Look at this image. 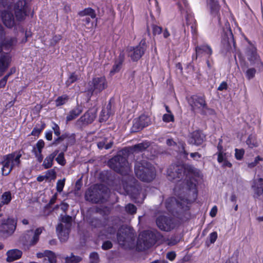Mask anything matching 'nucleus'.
<instances>
[{
    "label": "nucleus",
    "instance_id": "obj_1",
    "mask_svg": "<svg viewBox=\"0 0 263 263\" xmlns=\"http://www.w3.org/2000/svg\"><path fill=\"white\" fill-rule=\"evenodd\" d=\"M187 196L181 198L180 201L175 197H170L165 201V207L169 212L182 221H186L191 217L189 206L187 205L194 201L197 197L196 181L192 179L187 183Z\"/></svg>",
    "mask_w": 263,
    "mask_h": 263
},
{
    "label": "nucleus",
    "instance_id": "obj_2",
    "mask_svg": "<svg viewBox=\"0 0 263 263\" xmlns=\"http://www.w3.org/2000/svg\"><path fill=\"white\" fill-rule=\"evenodd\" d=\"M168 179L173 181H179L182 180L185 176L190 178L186 181H190L191 179H194L197 183V180L193 177H199V170L193 166L187 164H173L169 166L167 171ZM187 191V187L186 188Z\"/></svg>",
    "mask_w": 263,
    "mask_h": 263
},
{
    "label": "nucleus",
    "instance_id": "obj_3",
    "mask_svg": "<svg viewBox=\"0 0 263 263\" xmlns=\"http://www.w3.org/2000/svg\"><path fill=\"white\" fill-rule=\"evenodd\" d=\"M123 188L127 194L135 199L136 202L142 203L146 196V189L140 185L133 175L122 179Z\"/></svg>",
    "mask_w": 263,
    "mask_h": 263
},
{
    "label": "nucleus",
    "instance_id": "obj_4",
    "mask_svg": "<svg viewBox=\"0 0 263 263\" xmlns=\"http://www.w3.org/2000/svg\"><path fill=\"white\" fill-rule=\"evenodd\" d=\"M135 172L137 178L146 182L152 181L156 174L155 167L145 160L137 161L135 163Z\"/></svg>",
    "mask_w": 263,
    "mask_h": 263
},
{
    "label": "nucleus",
    "instance_id": "obj_5",
    "mask_svg": "<svg viewBox=\"0 0 263 263\" xmlns=\"http://www.w3.org/2000/svg\"><path fill=\"white\" fill-rule=\"evenodd\" d=\"M108 165L115 172L120 174L125 178L131 175L130 166L127 159L120 155H118L110 159L108 162Z\"/></svg>",
    "mask_w": 263,
    "mask_h": 263
},
{
    "label": "nucleus",
    "instance_id": "obj_6",
    "mask_svg": "<svg viewBox=\"0 0 263 263\" xmlns=\"http://www.w3.org/2000/svg\"><path fill=\"white\" fill-rule=\"evenodd\" d=\"M156 242V235L150 231L142 232L137 240V248L140 251L147 250Z\"/></svg>",
    "mask_w": 263,
    "mask_h": 263
},
{
    "label": "nucleus",
    "instance_id": "obj_7",
    "mask_svg": "<svg viewBox=\"0 0 263 263\" xmlns=\"http://www.w3.org/2000/svg\"><path fill=\"white\" fill-rule=\"evenodd\" d=\"M107 87V83L104 77H96L88 83L87 92L90 97L97 95Z\"/></svg>",
    "mask_w": 263,
    "mask_h": 263
},
{
    "label": "nucleus",
    "instance_id": "obj_8",
    "mask_svg": "<svg viewBox=\"0 0 263 263\" xmlns=\"http://www.w3.org/2000/svg\"><path fill=\"white\" fill-rule=\"evenodd\" d=\"M146 48V40L143 39L137 46L127 48V55L133 62H137L144 55Z\"/></svg>",
    "mask_w": 263,
    "mask_h": 263
},
{
    "label": "nucleus",
    "instance_id": "obj_9",
    "mask_svg": "<svg viewBox=\"0 0 263 263\" xmlns=\"http://www.w3.org/2000/svg\"><path fill=\"white\" fill-rule=\"evenodd\" d=\"M189 103L193 110L196 109H202L203 114H205V110L209 111L210 114H214L213 109L208 108L203 96L193 95L189 99Z\"/></svg>",
    "mask_w": 263,
    "mask_h": 263
},
{
    "label": "nucleus",
    "instance_id": "obj_10",
    "mask_svg": "<svg viewBox=\"0 0 263 263\" xmlns=\"http://www.w3.org/2000/svg\"><path fill=\"white\" fill-rule=\"evenodd\" d=\"M103 187L102 185L89 187L85 193V199L96 203L102 202L104 199L103 191H102Z\"/></svg>",
    "mask_w": 263,
    "mask_h": 263
},
{
    "label": "nucleus",
    "instance_id": "obj_11",
    "mask_svg": "<svg viewBox=\"0 0 263 263\" xmlns=\"http://www.w3.org/2000/svg\"><path fill=\"white\" fill-rule=\"evenodd\" d=\"M16 227V221L13 218L3 219L0 225V233L3 236L8 237L12 235Z\"/></svg>",
    "mask_w": 263,
    "mask_h": 263
},
{
    "label": "nucleus",
    "instance_id": "obj_12",
    "mask_svg": "<svg viewBox=\"0 0 263 263\" xmlns=\"http://www.w3.org/2000/svg\"><path fill=\"white\" fill-rule=\"evenodd\" d=\"M156 222L158 227L163 231H171L176 226L175 220L171 217L160 216L157 218Z\"/></svg>",
    "mask_w": 263,
    "mask_h": 263
},
{
    "label": "nucleus",
    "instance_id": "obj_13",
    "mask_svg": "<svg viewBox=\"0 0 263 263\" xmlns=\"http://www.w3.org/2000/svg\"><path fill=\"white\" fill-rule=\"evenodd\" d=\"M117 240L120 245H128L133 241L134 235L127 227H122L118 231Z\"/></svg>",
    "mask_w": 263,
    "mask_h": 263
},
{
    "label": "nucleus",
    "instance_id": "obj_14",
    "mask_svg": "<svg viewBox=\"0 0 263 263\" xmlns=\"http://www.w3.org/2000/svg\"><path fill=\"white\" fill-rule=\"evenodd\" d=\"M97 109L92 107L88 110L76 122V125L79 127H83L91 124L97 117Z\"/></svg>",
    "mask_w": 263,
    "mask_h": 263
},
{
    "label": "nucleus",
    "instance_id": "obj_15",
    "mask_svg": "<svg viewBox=\"0 0 263 263\" xmlns=\"http://www.w3.org/2000/svg\"><path fill=\"white\" fill-rule=\"evenodd\" d=\"M246 55L251 65L255 66L260 70L263 69V63L261 62L259 57L256 52V49L251 45L247 49Z\"/></svg>",
    "mask_w": 263,
    "mask_h": 263
},
{
    "label": "nucleus",
    "instance_id": "obj_16",
    "mask_svg": "<svg viewBox=\"0 0 263 263\" xmlns=\"http://www.w3.org/2000/svg\"><path fill=\"white\" fill-rule=\"evenodd\" d=\"M14 13L16 18L18 21L25 19L26 16V2L24 0H20L14 5Z\"/></svg>",
    "mask_w": 263,
    "mask_h": 263
},
{
    "label": "nucleus",
    "instance_id": "obj_17",
    "mask_svg": "<svg viewBox=\"0 0 263 263\" xmlns=\"http://www.w3.org/2000/svg\"><path fill=\"white\" fill-rule=\"evenodd\" d=\"M14 157V153L4 156V160L1 162L3 165L2 168L3 175H8L12 171L13 167H14L11 163V161L13 160Z\"/></svg>",
    "mask_w": 263,
    "mask_h": 263
},
{
    "label": "nucleus",
    "instance_id": "obj_18",
    "mask_svg": "<svg viewBox=\"0 0 263 263\" xmlns=\"http://www.w3.org/2000/svg\"><path fill=\"white\" fill-rule=\"evenodd\" d=\"M205 139V136L200 130L193 132L189 138L188 143L190 144L199 146L201 145Z\"/></svg>",
    "mask_w": 263,
    "mask_h": 263
},
{
    "label": "nucleus",
    "instance_id": "obj_19",
    "mask_svg": "<svg viewBox=\"0 0 263 263\" xmlns=\"http://www.w3.org/2000/svg\"><path fill=\"white\" fill-rule=\"evenodd\" d=\"M151 143L149 141H144L143 142L135 144L128 148H125L122 150V154H125L128 153H140L146 150L151 145Z\"/></svg>",
    "mask_w": 263,
    "mask_h": 263
},
{
    "label": "nucleus",
    "instance_id": "obj_20",
    "mask_svg": "<svg viewBox=\"0 0 263 263\" xmlns=\"http://www.w3.org/2000/svg\"><path fill=\"white\" fill-rule=\"evenodd\" d=\"M222 37L221 43L226 50H228L231 47L232 44H235L233 34L230 29L224 31Z\"/></svg>",
    "mask_w": 263,
    "mask_h": 263
},
{
    "label": "nucleus",
    "instance_id": "obj_21",
    "mask_svg": "<svg viewBox=\"0 0 263 263\" xmlns=\"http://www.w3.org/2000/svg\"><path fill=\"white\" fill-rule=\"evenodd\" d=\"M43 230L44 228L43 227H40L37 228L34 232L33 236L30 240H29V235L30 233H33V230H28L26 232L27 233L24 235V237L25 238L27 242H29V244L30 246H34L36 245V243L38 242L39 240V236L40 234L42 233Z\"/></svg>",
    "mask_w": 263,
    "mask_h": 263
},
{
    "label": "nucleus",
    "instance_id": "obj_22",
    "mask_svg": "<svg viewBox=\"0 0 263 263\" xmlns=\"http://www.w3.org/2000/svg\"><path fill=\"white\" fill-rule=\"evenodd\" d=\"M2 20L3 24L8 28H12L15 25L13 14L10 11L4 10L2 12Z\"/></svg>",
    "mask_w": 263,
    "mask_h": 263
},
{
    "label": "nucleus",
    "instance_id": "obj_23",
    "mask_svg": "<svg viewBox=\"0 0 263 263\" xmlns=\"http://www.w3.org/2000/svg\"><path fill=\"white\" fill-rule=\"evenodd\" d=\"M70 229L68 228V227L64 228L62 223H59L57 226L56 230L59 238L62 242H65L68 240Z\"/></svg>",
    "mask_w": 263,
    "mask_h": 263
},
{
    "label": "nucleus",
    "instance_id": "obj_24",
    "mask_svg": "<svg viewBox=\"0 0 263 263\" xmlns=\"http://www.w3.org/2000/svg\"><path fill=\"white\" fill-rule=\"evenodd\" d=\"M150 119L145 116H141L138 119L135 121L133 124V130H139L149 124Z\"/></svg>",
    "mask_w": 263,
    "mask_h": 263
},
{
    "label": "nucleus",
    "instance_id": "obj_25",
    "mask_svg": "<svg viewBox=\"0 0 263 263\" xmlns=\"http://www.w3.org/2000/svg\"><path fill=\"white\" fill-rule=\"evenodd\" d=\"M83 108L82 105L77 104L67 114L66 117V122H68L76 119L83 111Z\"/></svg>",
    "mask_w": 263,
    "mask_h": 263
},
{
    "label": "nucleus",
    "instance_id": "obj_26",
    "mask_svg": "<svg viewBox=\"0 0 263 263\" xmlns=\"http://www.w3.org/2000/svg\"><path fill=\"white\" fill-rule=\"evenodd\" d=\"M11 58L8 53H2L0 57V71H5L9 67Z\"/></svg>",
    "mask_w": 263,
    "mask_h": 263
},
{
    "label": "nucleus",
    "instance_id": "obj_27",
    "mask_svg": "<svg viewBox=\"0 0 263 263\" xmlns=\"http://www.w3.org/2000/svg\"><path fill=\"white\" fill-rule=\"evenodd\" d=\"M254 195V198L259 197L263 193V179L259 178L255 180L254 184L252 185Z\"/></svg>",
    "mask_w": 263,
    "mask_h": 263
},
{
    "label": "nucleus",
    "instance_id": "obj_28",
    "mask_svg": "<svg viewBox=\"0 0 263 263\" xmlns=\"http://www.w3.org/2000/svg\"><path fill=\"white\" fill-rule=\"evenodd\" d=\"M6 254L7 261L12 262L20 258L22 255V252L18 249H14L8 251Z\"/></svg>",
    "mask_w": 263,
    "mask_h": 263
},
{
    "label": "nucleus",
    "instance_id": "obj_29",
    "mask_svg": "<svg viewBox=\"0 0 263 263\" xmlns=\"http://www.w3.org/2000/svg\"><path fill=\"white\" fill-rule=\"evenodd\" d=\"M196 51V59L197 58L198 55L204 52L209 55V58L212 54L213 51L211 47L208 45H202L200 46H197L195 48Z\"/></svg>",
    "mask_w": 263,
    "mask_h": 263
},
{
    "label": "nucleus",
    "instance_id": "obj_30",
    "mask_svg": "<svg viewBox=\"0 0 263 263\" xmlns=\"http://www.w3.org/2000/svg\"><path fill=\"white\" fill-rule=\"evenodd\" d=\"M58 152V151H55L52 154L46 157L43 164L45 168H49L52 166L53 159L57 155Z\"/></svg>",
    "mask_w": 263,
    "mask_h": 263
},
{
    "label": "nucleus",
    "instance_id": "obj_31",
    "mask_svg": "<svg viewBox=\"0 0 263 263\" xmlns=\"http://www.w3.org/2000/svg\"><path fill=\"white\" fill-rule=\"evenodd\" d=\"M16 42L15 38L7 37L2 42L1 45L5 49H9Z\"/></svg>",
    "mask_w": 263,
    "mask_h": 263
},
{
    "label": "nucleus",
    "instance_id": "obj_32",
    "mask_svg": "<svg viewBox=\"0 0 263 263\" xmlns=\"http://www.w3.org/2000/svg\"><path fill=\"white\" fill-rule=\"evenodd\" d=\"M67 142L62 146V150L66 152L67 149L68 145H72L76 143V135L74 134L69 135L68 134V137L66 138Z\"/></svg>",
    "mask_w": 263,
    "mask_h": 263
},
{
    "label": "nucleus",
    "instance_id": "obj_33",
    "mask_svg": "<svg viewBox=\"0 0 263 263\" xmlns=\"http://www.w3.org/2000/svg\"><path fill=\"white\" fill-rule=\"evenodd\" d=\"M209 5L211 12L214 14H217L220 9V6L217 0H209Z\"/></svg>",
    "mask_w": 263,
    "mask_h": 263
},
{
    "label": "nucleus",
    "instance_id": "obj_34",
    "mask_svg": "<svg viewBox=\"0 0 263 263\" xmlns=\"http://www.w3.org/2000/svg\"><path fill=\"white\" fill-rule=\"evenodd\" d=\"M78 14L80 16H84L86 15L90 16L92 18H95L96 16L95 11L91 8H87L83 10L80 11Z\"/></svg>",
    "mask_w": 263,
    "mask_h": 263
},
{
    "label": "nucleus",
    "instance_id": "obj_35",
    "mask_svg": "<svg viewBox=\"0 0 263 263\" xmlns=\"http://www.w3.org/2000/svg\"><path fill=\"white\" fill-rule=\"evenodd\" d=\"M113 143L112 140H110L109 142H107V138H104L102 141L98 142L97 145L99 149L105 148L106 149H108L112 147Z\"/></svg>",
    "mask_w": 263,
    "mask_h": 263
},
{
    "label": "nucleus",
    "instance_id": "obj_36",
    "mask_svg": "<svg viewBox=\"0 0 263 263\" xmlns=\"http://www.w3.org/2000/svg\"><path fill=\"white\" fill-rule=\"evenodd\" d=\"M82 258L79 256L74 255L72 253L70 256L65 257V263H79L82 260Z\"/></svg>",
    "mask_w": 263,
    "mask_h": 263
},
{
    "label": "nucleus",
    "instance_id": "obj_37",
    "mask_svg": "<svg viewBox=\"0 0 263 263\" xmlns=\"http://www.w3.org/2000/svg\"><path fill=\"white\" fill-rule=\"evenodd\" d=\"M46 258H47V259L50 263H56L57 261V256L55 253L51 251L45 250V260H46Z\"/></svg>",
    "mask_w": 263,
    "mask_h": 263
},
{
    "label": "nucleus",
    "instance_id": "obj_38",
    "mask_svg": "<svg viewBox=\"0 0 263 263\" xmlns=\"http://www.w3.org/2000/svg\"><path fill=\"white\" fill-rule=\"evenodd\" d=\"M69 100V97L66 95H64L58 97L55 100L57 106H60L65 104Z\"/></svg>",
    "mask_w": 263,
    "mask_h": 263
},
{
    "label": "nucleus",
    "instance_id": "obj_39",
    "mask_svg": "<svg viewBox=\"0 0 263 263\" xmlns=\"http://www.w3.org/2000/svg\"><path fill=\"white\" fill-rule=\"evenodd\" d=\"M45 124L41 123V125H36L35 127L33 128L31 132V135L34 136H39L42 130L45 128Z\"/></svg>",
    "mask_w": 263,
    "mask_h": 263
},
{
    "label": "nucleus",
    "instance_id": "obj_40",
    "mask_svg": "<svg viewBox=\"0 0 263 263\" xmlns=\"http://www.w3.org/2000/svg\"><path fill=\"white\" fill-rule=\"evenodd\" d=\"M90 224L94 228H100L103 227V224L101 220L96 218H92L91 219L90 221Z\"/></svg>",
    "mask_w": 263,
    "mask_h": 263
},
{
    "label": "nucleus",
    "instance_id": "obj_41",
    "mask_svg": "<svg viewBox=\"0 0 263 263\" xmlns=\"http://www.w3.org/2000/svg\"><path fill=\"white\" fill-rule=\"evenodd\" d=\"M125 210L127 213L134 215L136 213L137 208L134 204L128 203L125 205Z\"/></svg>",
    "mask_w": 263,
    "mask_h": 263
},
{
    "label": "nucleus",
    "instance_id": "obj_42",
    "mask_svg": "<svg viewBox=\"0 0 263 263\" xmlns=\"http://www.w3.org/2000/svg\"><path fill=\"white\" fill-rule=\"evenodd\" d=\"M100 257L97 252H91L89 255V263H99Z\"/></svg>",
    "mask_w": 263,
    "mask_h": 263
},
{
    "label": "nucleus",
    "instance_id": "obj_43",
    "mask_svg": "<svg viewBox=\"0 0 263 263\" xmlns=\"http://www.w3.org/2000/svg\"><path fill=\"white\" fill-rule=\"evenodd\" d=\"M11 200V194L10 192H6L2 196V202L8 204Z\"/></svg>",
    "mask_w": 263,
    "mask_h": 263
},
{
    "label": "nucleus",
    "instance_id": "obj_44",
    "mask_svg": "<svg viewBox=\"0 0 263 263\" xmlns=\"http://www.w3.org/2000/svg\"><path fill=\"white\" fill-rule=\"evenodd\" d=\"M111 114V111L106 110L105 109H103L101 111V114L99 119L100 122L105 121L110 115Z\"/></svg>",
    "mask_w": 263,
    "mask_h": 263
},
{
    "label": "nucleus",
    "instance_id": "obj_45",
    "mask_svg": "<svg viewBox=\"0 0 263 263\" xmlns=\"http://www.w3.org/2000/svg\"><path fill=\"white\" fill-rule=\"evenodd\" d=\"M61 221L65 223L64 228L68 227L70 229L72 222V217L69 215H65L63 216L61 218Z\"/></svg>",
    "mask_w": 263,
    "mask_h": 263
},
{
    "label": "nucleus",
    "instance_id": "obj_46",
    "mask_svg": "<svg viewBox=\"0 0 263 263\" xmlns=\"http://www.w3.org/2000/svg\"><path fill=\"white\" fill-rule=\"evenodd\" d=\"M78 80V76L75 72L70 73L68 79L66 82V85L67 87L70 85L72 83H74Z\"/></svg>",
    "mask_w": 263,
    "mask_h": 263
},
{
    "label": "nucleus",
    "instance_id": "obj_47",
    "mask_svg": "<svg viewBox=\"0 0 263 263\" xmlns=\"http://www.w3.org/2000/svg\"><path fill=\"white\" fill-rule=\"evenodd\" d=\"M32 152L34 154L37 161L40 163L41 162L43 159V156L42 155V152H40L39 150H36L34 146L32 150Z\"/></svg>",
    "mask_w": 263,
    "mask_h": 263
},
{
    "label": "nucleus",
    "instance_id": "obj_48",
    "mask_svg": "<svg viewBox=\"0 0 263 263\" xmlns=\"http://www.w3.org/2000/svg\"><path fill=\"white\" fill-rule=\"evenodd\" d=\"M256 70L254 68L248 69L246 72V75L248 80H251L255 77Z\"/></svg>",
    "mask_w": 263,
    "mask_h": 263
},
{
    "label": "nucleus",
    "instance_id": "obj_49",
    "mask_svg": "<svg viewBox=\"0 0 263 263\" xmlns=\"http://www.w3.org/2000/svg\"><path fill=\"white\" fill-rule=\"evenodd\" d=\"M162 120L165 122L174 121V116L172 113L165 114L162 117Z\"/></svg>",
    "mask_w": 263,
    "mask_h": 263
},
{
    "label": "nucleus",
    "instance_id": "obj_50",
    "mask_svg": "<svg viewBox=\"0 0 263 263\" xmlns=\"http://www.w3.org/2000/svg\"><path fill=\"white\" fill-rule=\"evenodd\" d=\"M121 64L115 62V64L113 65L112 68L110 71V73L112 75L115 73L118 72L121 68Z\"/></svg>",
    "mask_w": 263,
    "mask_h": 263
},
{
    "label": "nucleus",
    "instance_id": "obj_51",
    "mask_svg": "<svg viewBox=\"0 0 263 263\" xmlns=\"http://www.w3.org/2000/svg\"><path fill=\"white\" fill-rule=\"evenodd\" d=\"M65 178L58 180L57 183L56 189L58 192L61 193L63 191V187L65 185Z\"/></svg>",
    "mask_w": 263,
    "mask_h": 263
},
{
    "label": "nucleus",
    "instance_id": "obj_52",
    "mask_svg": "<svg viewBox=\"0 0 263 263\" xmlns=\"http://www.w3.org/2000/svg\"><path fill=\"white\" fill-rule=\"evenodd\" d=\"M64 156V155L63 152H62L60 153L55 158V160L57 162L62 165H64L66 163Z\"/></svg>",
    "mask_w": 263,
    "mask_h": 263
},
{
    "label": "nucleus",
    "instance_id": "obj_53",
    "mask_svg": "<svg viewBox=\"0 0 263 263\" xmlns=\"http://www.w3.org/2000/svg\"><path fill=\"white\" fill-rule=\"evenodd\" d=\"M15 154H16L15 152H14ZM22 156L21 154H18L16 155H15V157H14V159L13 160L11 161V163H12V165H14L15 167V166H19L21 161H20V158Z\"/></svg>",
    "mask_w": 263,
    "mask_h": 263
},
{
    "label": "nucleus",
    "instance_id": "obj_54",
    "mask_svg": "<svg viewBox=\"0 0 263 263\" xmlns=\"http://www.w3.org/2000/svg\"><path fill=\"white\" fill-rule=\"evenodd\" d=\"M62 39L61 35H55L53 36L52 39L50 40V45L53 46L56 45Z\"/></svg>",
    "mask_w": 263,
    "mask_h": 263
},
{
    "label": "nucleus",
    "instance_id": "obj_55",
    "mask_svg": "<svg viewBox=\"0 0 263 263\" xmlns=\"http://www.w3.org/2000/svg\"><path fill=\"white\" fill-rule=\"evenodd\" d=\"M245 151L243 149H235V157L237 160H241L244 155Z\"/></svg>",
    "mask_w": 263,
    "mask_h": 263
},
{
    "label": "nucleus",
    "instance_id": "obj_56",
    "mask_svg": "<svg viewBox=\"0 0 263 263\" xmlns=\"http://www.w3.org/2000/svg\"><path fill=\"white\" fill-rule=\"evenodd\" d=\"M262 158L261 157H260V156H258L255 158V160H254L253 162L248 163V166L249 168H253V167H255L258 164V163L259 161H262Z\"/></svg>",
    "mask_w": 263,
    "mask_h": 263
},
{
    "label": "nucleus",
    "instance_id": "obj_57",
    "mask_svg": "<svg viewBox=\"0 0 263 263\" xmlns=\"http://www.w3.org/2000/svg\"><path fill=\"white\" fill-rule=\"evenodd\" d=\"M112 247V243L109 240H106L103 242L102 245V249L104 250H107Z\"/></svg>",
    "mask_w": 263,
    "mask_h": 263
},
{
    "label": "nucleus",
    "instance_id": "obj_58",
    "mask_svg": "<svg viewBox=\"0 0 263 263\" xmlns=\"http://www.w3.org/2000/svg\"><path fill=\"white\" fill-rule=\"evenodd\" d=\"M162 32V28L161 27L153 25V33L154 35L160 34Z\"/></svg>",
    "mask_w": 263,
    "mask_h": 263
},
{
    "label": "nucleus",
    "instance_id": "obj_59",
    "mask_svg": "<svg viewBox=\"0 0 263 263\" xmlns=\"http://www.w3.org/2000/svg\"><path fill=\"white\" fill-rule=\"evenodd\" d=\"M47 179L51 178V179H54L56 178V173L54 170H48L46 174Z\"/></svg>",
    "mask_w": 263,
    "mask_h": 263
},
{
    "label": "nucleus",
    "instance_id": "obj_60",
    "mask_svg": "<svg viewBox=\"0 0 263 263\" xmlns=\"http://www.w3.org/2000/svg\"><path fill=\"white\" fill-rule=\"evenodd\" d=\"M57 193L54 194V195L50 199L48 203L45 205V208L46 209H49L51 207V206L55 202V201L57 199Z\"/></svg>",
    "mask_w": 263,
    "mask_h": 263
},
{
    "label": "nucleus",
    "instance_id": "obj_61",
    "mask_svg": "<svg viewBox=\"0 0 263 263\" xmlns=\"http://www.w3.org/2000/svg\"><path fill=\"white\" fill-rule=\"evenodd\" d=\"M252 136L251 135H250L247 141H246V143L247 144L249 145V146L251 148H253L254 147H256L257 146V143L256 142H254V141H252Z\"/></svg>",
    "mask_w": 263,
    "mask_h": 263
},
{
    "label": "nucleus",
    "instance_id": "obj_62",
    "mask_svg": "<svg viewBox=\"0 0 263 263\" xmlns=\"http://www.w3.org/2000/svg\"><path fill=\"white\" fill-rule=\"evenodd\" d=\"M45 146L44 141L43 140H39L36 144V150H39L40 152H42V149Z\"/></svg>",
    "mask_w": 263,
    "mask_h": 263
},
{
    "label": "nucleus",
    "instance_id": "obj_63",
    "mask_svg": "<svg viewBox=\"0 0 263 263\" xmlns=\"http://www.w3.org/2000/svg\"><path fill=\"white\" fill-rule=\"evenodd\" d=\"M217 161L219 163H222L224 160L226 159V153H223V152H217Z\"/></svg>",
    "mask_w": 263,
    "mask_h": 263
},
{
    "label": "nucleus",
    "instance_id": "obj_64",
    "mask_svg": "<svg viewBox=\"0 0 263 263\" xmlns=\"http://www.w3.org/2000/svg\"><path fill=\"white\" fill-rule=\"evenodd\" d=\"M217 238V233L216 232H213L210 234L209 239L211 243H214Z\"/></svg>",
    "mask_w": 263,
    "mask_h": 263
}]
</instances>
